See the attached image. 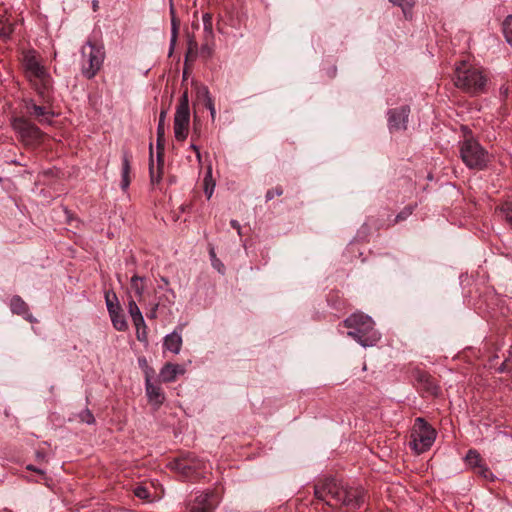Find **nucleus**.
<instances>
[{"label":"nucleus","instance_id":"obj_48","mask_svg":"<svg viewBox=\"0 0 512 512\" xmlns=\"http://www.w3.org/2000/svg\"><path fill=\"white\" fill-rule=\"evenodd\" d=\"M201 54L206 56H211L212 50L209 45L201 46Z\"/></svg>","mask_w":512,"mask_h":512},{"label":"nucleus","instance_id":"obj_50","mask_svg":"<svg viewBox=\"0 0 512 512\" xmlns=\"http://www.w3.org/2000/svg\"><path fill=\"white\" fill-rule=\"evenodd\" d=\"M35 456L37 459H45L46 458L45 452H42V451H37Z\"/></svg>","mask_w":512,"mask_h":512},{"label":"nucleus","instance_id":"obj_38","mask_svg":"<svg viewBox=\"0 0 512 512\" xmlns=\"http://www.w3.org/2000/svg\"><path fill=\"white\" fill-rule=\"evenodd\" d=\"M478 474L482 477L486 478V480H493V474L487 464H485L483 458L480 461V467L478 469Z\"/></svg>","mask_w":512,"mask_h":512},{"label":"nucleus","instance_id":"obj_41","mask_svg":"<svg viewBox=\"0 0 512 512\" xmlns=\"http://www.w3.org/2000/svg\"><path fill=\"white\" fill-rule=\"evenodd\" d=\"M415 208V205H407L400 211L396 216V221H403L406 220L409 215L412 214L413 210Z\"/></svg>","mask_w":512,"mask_h":512},{"label":"nucleus","instance_id":"obj_17","mask_svg":"<svg viewBox=\"0 0 512 512\" xmlns=\"http://www.w3.org/2000/svg\"><path fill=\"white\" fill-rule=\"evenodd\" d=\"M146 394L154 404H162L165 400V395L160 385L153 384L149 375H146Z\"/></svg>","mask_w":512,"mask_h":512},{"label":"nucleus","instance_id":"obj_16","mask_svg":"<svg viewBox=\"0 0 512 512\" xmlns=\"http://www.w3.org/2000/svg\"><path fill=\"white\" fill-rule=\"evenodd\" d=\"M10 308L12 313H16V315H21L29 322H35L36 318L30 313L29 305L22 299L21 296H13L10 299Z\"/></svg>","mask_w":512,"mask_h":512},{"label":"nucleus","instance_id":"obj_24","mask_svg":"<svg viewBox=\"0 0 512 512\" xmlns=\"http://www.w3.org/2000/svg\"><path fill=\"white\" fill-rule=\"evenodd\" d=\"M14 32V25L10 22L6 15H0V37L6 38L11 37Z\"/></svg>","mask_w":512,"mask_h":512},{"label":"nucleus","instance_id":"obj_11","mask_svg":"<svg viewBox=\"0 0 512 512\" xmlns=\"http://www.w3.org/2000/svg\"><path fill=\"white\" fill-rule=\"evenodd\" d=\"M410 111L411 108L409 106L390 108L388 110V128L390 132L407 129Z\"/></svg>","mask_w":512,"mask_h":512},{"label":"nucleus","instance_id":"obj_39","mask_svg":"<svg viewBox=\"0 0 512 512\" xmlns=\"http://www.w3.org/2000/svg\"><path fill=\"white\" fill-rule=\"evenodd\" d=\"M177 107L180 108L184 113H190L187 91L183 92V94L181 95Z\"/></svg>","mask_w":512,"mask_h":512},{"label":"nucleus","instance_id":"obj_31","mask_svg":"<svg viewBox=\"0 0 512 512\" xmlns=\"http://www.w3.org/2000/svg\"><path fill=\"white\" fill-rule=\"evenodd\" d=\"M202 21L206 37H213V15H211V13H204Z\"/></svg>","mask_w":512,"mask_h":512},{"label":"nucleus","instance_id":"obj_37","mask_svg":"<svg viewBox=\"0 0 512 512\" xmlns=\"http://www.w3.org/2000/svg\"><path fill=\"white\" fill-rule=\"evenodd\" d=\"M78 418L80 422L88 423V425H92L95 423V418L90 409H84L78 414Z\"/></svg>","mask_w":512,"mask_h":512},{"label":"nucleus","instance_id":"obj_18","mask_svg":"<svg viewBox=\"0 0 512 512\" xmlns=\"http://www.w3.org/2000/svg\"><path fill=\"white\" fill-rule=\"evenodd\" d=\"M131 155L129 152H123L121 167V188L127 190L131 184Z\"/></svg>","mask_w":512,"mask_h":512},{"label":"nucleus","instance_id":"obj_3","mask_svg":"<svg viewBox=\"0 0 512 512\" xmlns=\"http://www.w3.org/2000/svg\"><path fill=\"white\" fill-rule=\"evenodd\" d=\"M453 80L458 89L470 95L485 92L487 86V76L483 70L467 61L456 62Z\"/></svg>","mask_w":512,"mask_h":512},{"label":"nucleus","instance_id":"obj_49","mask_svg":"<svg viewBox=\"0 0 512 512\" xmlns=\"http://www.w3.org/2000/svg\"><path fill=\"white\" fill-rule=\"evenodd\" d=\"M28 469H31V471H35L36 473H39V474H44L43 470H40V468H37L35 466H32V464H30L29 466H27Z\"/></svg>","mask_w":512,"mask_h":512},{"label":"nucleus","instance_id":"obj_54","mask_svg":"<svg viewBox=\"0 0 512 512\" xmlns=\"http://www.w3.org/2000/svg\"><path fill=\"white\" fill-rule=\"evenodd\" d=\"M196 156H197L198 161L201 162L202 156H201L200 149L197 150Z\"/></svg>","mask_w":512,"mask_h":512},{"label":"nucleus","instance_id":"obj_22","mask_svg":"<svg viewBox=\"0 0 512 512\" xmlns=\"http://www.w3.org/2000/svg\"><path fill=\"white\" fill-rule=\"evenodd\" d=\"M111 323H112L113 327L118 331H125L129 327L126 317L122 311L120 302L116 303V306L114 308V313L111 317Z\"/></svg>","mask_w":512,"mask_h":512},{"label":"nucleus","instance_id":"obj_52","mask_svg":"<svg viewBox=\"0 0 512 512\" xmlns=\"http://www.w3.org/2000/svg\"><path fill=\"white\" fill-rule=\"evenodd\" d=\"M167 292L171 295L172 298H175V292L172 288H167Z\"/></svg>","mask_w":512,"mask_h":512},{"label":"nucleus","instance_id":"obj_47","mask_svg":"<svg viewBox=\"0 0 512 512\" xmlns=\"http://www.w3.org/2000/svg\"><path fill=\"white\" fill-rule=\"evenodd\" d=\"M230 224H231V226H232L234 229H236V231H237L238 235H239V236H241V235H242V232H241V225H240V223H239V222H237V220H231V221H230Z\"/></svg>","mask_w":512,"mask_h":512},{"label":"nucleus","instance_id":"obj_35","mask_svg":"<svg viewBox=\"0 0 512 512\" xmlns=\"http://www.w3.org/2000/svg\"><path fill=\"white\" fill-rule=\"evenodd\" d=\"M390 2H392V4H395V5H398L399 7H401L403 9V14L404 16L407 17L409 11H411L413 5H414V0H390Z\"/></svg>","mask_w":512,"mask_h":512},{"label":"nucleus","instance_id":"obj_34","mask_svg":"<svg viewBox=\"0 0 512 512\" xmlns=\"http://www.w3.org/2000/svg\"><path fill=\"white\" fill-rule=\"evenodd\" d=\"M128 313L133 322L136 321L140 313V308L137 304V300L133 299V297H130V299L128 300Z\"/></svg>","mask_w":512,"mask_h":512},{"label":"nucleus","instance_id":"obj_10","mask_svg":"<svg viewBox=\"0 0 512 512\" xmlns=\"http://www.w3.org/2000/svg\"><path fill=\"white\" fill-rule=\"evenodd\" d=\"M218 503V496L213 491L201 492L187 506V512H212Z\"/></svg>","mask_w":512,"mask_h":512},{"label":"nucleus","instance_id":"obj_19","mask_svg":"<svg viewBox=\"0 0 512 512\" xmlns=\"http://www.w3.org/2000/svg\"><path fill=\"white\" fill-rule=\"evenodd\" d=\"M170 4V22H171V37H170V53H172L179 34L180 22L176 17V12L173 4V0L169 1Z\"/></svg>","mask_w":512,"mask_h":512},{"label":"nucleus","instance_id":"obj_33","mask_svg":"<svg viewBox=\"0 0 512 512\" xmlns=\"http://www.w3.org/2000/svg\"><path fill=\"white\" fill-rule=\"evenodd\" d=\"M211 97L210 90L205 85H201L197 87V99L203 103L206 107L209 99Z\"/></svg>","mask_w":512,"mask_h":512},{"label":"nucleus","instance_id":"obj_56","mask_svg":"<svg viewBox=\"0 0 512 512\" xmlns=\"http://www.w3.org/2000/svg\"><path fill=\"white\" fill-rule=\"evenodd\" d=\"M210 255H211V257H212V258H215V257H216V254H215V252H214L213 248H212V250L210 251Z\"/></svg>","mask_w":512,"mask_h":512},{"label":"nucleus","instance_id":"obj_15","mask_svg":"<svg viewBox=\"0 0 512 512\" xmlns=\"http://www.w3.org/2000/svg\"><path fill=\"white\" fill-rule=\"evenodd\" d=\"M164 155L161 152L156 153V165L153 161V146L150 144V180L152 184H158L161 181L163 175Z\"/></svg>","mask_w":512,"mask_h":512},{"label":"nucleus","instance_id":"obj_55","mask_svg":"<svg viewBox=\"0 0 512 512\" xmlns=\"http://www.w3.org/2000/svg\"><path fill=\"white\" fill-rule=\"evenodd\" d=\"M191 149L195 151V153H197L199 147L196 146V144H191Z\"/></svg>","mask_w":512,"mask_h":512},{"label":"nucleus","instance_id":"obj_25","mask_svg":"<svg viewBox=\"0 0 512 512\" xmlns=\"http://www.w3.org/2000/svg\"><path fill=\"white\" fill-rule=\"evenodd\" d=\"M482 460L481 454L477 451V449H469L466 456L465 461L466 463L475 469L476 473H478V469L480 467Z\"/></svg>","mask_w":512,"mask_h":512},{"label":"nucleus","instance_id":"obj_29","mask_svg":"<svg viewBox=\"0 0 512 512\" xmlns=\"http://www.w3.org/2000/svg\"><path fill=\"white\" fill-rule=\"evenodd\" d=\"M198 56V44L195 39H189L188 41V49L185 54V63L190 62V60H195Z\"/></svg>","mask_w":512,"mask_h":512},{"label":"nucleus","instance_id":"obj_5","mask_svg":"<svg viewBox=\"0 0 512 512\" xmlns=\"http://www.w3.org/2000/svg\"><path fill=\"white\" fill-rule=\"evenodd\" d=\"M460 157L470 169H484L489 163V153L476 140L472 132H466L459 142Z\"/></svg>","mask_w":512,"mask_h":512},{"label":"nucleus","instance_id":"obj_13","mask_svg":"<svg viewBox=\"0 0 512 512\" xmlns=\"http://www.w3.org/2000/svg\"><path fill=\"white\" fill-rule=\"evenodd\" d=\"M415 380L417 382L418 387L426 395H431L432 397H436V395L439 394L440 387L437 384L436 379H434L433 376L430 375V373L422 372V370H418L415 374Z\"/></svg>","mask_w":512,"mask_h":512},{"label":"nucleus","instance_id":"obj_40","mask_svg":"<svg viewBox=\"0 0 512 512\" xmlns=\"http://www.w3.org/2000/svg\"><path fill=\"white\" fill-rule=\"evenodd\" d=\"M511 93H512V83L505 82V83H503V85H501L499 87V94H500L501 98L508 99L509 96L511 95Z\"/></svg>","mask_w":512,"mask_h":512},{"label":"nucleus","instance_id":"obj_9","mask_svg":"<svg viewBox=\"0 0 512 512\" xmlns=\"http://www.w3.org/2000/svg\"><path fill=\"white\" fill-rule=\"evenodd\" d=\"M170 467L184 477H198L206 468V463L194 454H185L172 461Z\"/></svg>","mask_w":512,"mask_h":512},{"label":"nucleus","instance_id":"obj_36","mask_svg":"<svg viewBox=\"0 0 512 512\" xmlns=\"http://www.w3.org/2000/svg\"><path fill=\"white\" fill-rule=\"evenodd\" d=\"M134 325L137 328V338H138V340H143L144 338H142V336H141L140 329L143 328L145 330L147 326L145 324V317H144L141 309H140V312H139L136 320L134 321Z\"/></svg>","mask_w":512,"mask_h":512},{"label":"nucleus","instance_id":"obj_6","mask_svg":"<svg viewBox=\"0 0 512 512\" xmlns=\"http://www.w3.org/2000/svg\"><path fill=\"white\" fill-rule=\"evenodd\" d=\"M104 46L88 40L81 48V71L86 78H93L100 71L105 59Z\"/></svg>","mask_w":512,"mask_h":512},{"label":"nucleus","instance_id":"obj_7","mask_svg":"<svg viewBox=\"0 0 512 512\" xmlns=\"http://www.w3.org/2000/svg\"><path fill=\"white\" fill-rule=\"evenodd\" d=\"M436 440V430L423 418L415 420L410 445L417 453L426 452Z\"/></svg>","mask_w":512,"mask_h":512},{"label":"nucleus","instance_id":"obj_53","mask_svg":"<svg viewBox=\"0 0 512 512\" xmlns=\"http://www.w3.org/2000/svg\"><path fill=\"white\" fill-rule=\"evenodd\" d=\"M161 281L163 282V285H169V280L166 277H161Z\"/></svg>","mask_w":512,"mask_h":512},{"label":"nucleus","instance_id":"obj_28","mask_svg":"<svg viewBox=\"0 0 512 512\" xmlns=\"http://www.w3.org/2000/svg\"><path fill=\"white\" fill-rule=\"evenodd\" d=\"M204 184H205V187H204L205 193H206L208 199H210V197L213 196V191L215 188V181L213 180V177H212L211 166H209L208 172L204 178Z\"/></svg>","mask_w":512,"mask_h":512},{"label":"nucleus","instance_id":"obj_42","mask_svg":"<svg viewBox=\"0 0 512 512\" xmlns=\"http://www.w3.org/2000/svg\"><path fill=\"white\" fill-rule=\"evenodd\" d=\"M134 494L138 498H142V499H149V497H150L149 491L146 488V486H136V488L134 489Z\"/></svg>","mask_w":512,"mask_h":512},{"label":"nucleus","instance_id":"obj_21","mask_svg":"<svg viewBox=\"0 0 512 512\" xmlns=\"http://www.w3.org/2000/svg\"><path fill=\"white\" fill-rule=\"evenodd\" d=\"M182 335L172 332L165 336L163 346L170 352L179 353L182 349Z\"/></svg>","mask_w":512,"mask_h":512},{"label":"nucleus","instance_id":"obj_32","mask_svg":"<svg viewBox=\"0 0 512 512\" xmlns=\"http://www.w3.org/2000/svg\"><path fill=\"white\" fill-rule=\"evenodd\" d=\"M503 35L507 43L512 46V15H508L503 21Z\"/></svg>","mask_w":512,"mask_h":512},{"label":"nucleus","instance_id":"obj_27","mask_svg":"<svg viewBox=\"0 0 512 512\" xmlns=\"http://www.w3.org/2000/svg\"><path fill=\"white\" fill-rule=\"evenodd\" d=\"M160 379L163 382H173L175 380V370H174V364L173 363H166L162 367L160 374Z\"/></svg>","mask_w":512,"mask_h":512},{"label":"nucleus","instance_id":"obj_20","mask_svg":"<svg viewBox=\"0 0 512 512\" xmlns=\"http://www.w3.org/2000/svg\"><path fill=\"white\" fill-rule=\"evenodd\" d=\"M167 112L162 110L159 115L158 126H157V138H156V149L164 154L165 151V120Z\"/></svg>","mask_w":512,"mask_h":512},{"label":"nucleus","instance_id":"obj_14","mask_svg":"<svg viewBox=\"0 0 512 512\" xmlns=\"http://www.w3.org/2000/svg\"><path fill=\"white\" fill-rule=\"evenodd\" d=\"M190 113H184L176 107L174 114V136L178 141H184L188 136Z\"/></svg>","mask_w":512,"mask_h":512},{"label":"nucleus","instance_id":"obj_43","mask_svg":"<svg viewBox=\"0 0 512 512\" xmlns=\"http://www.w3.org/2000/svg\"><path fill=\"white\" fill-rule=\"evenodd\" d=\"M283 193L282 187H275L274 189L267 190L265 194L266 200L274 199L275 196H281Z\"/></svg>","mask_w":512,"mask_h":512},{"label":"nucleus","instance_id":"obj_51","mask_svg":"<svg viewBox=\"0 0 512 512\" xmlns=\"http://www.w3.org/2000/svg\"><path fill=\"white\" fill-rule=\"evenodd\" d=\"M98 5H99L98 0H93V1H92V7H93V10H97Z\"/></svg>","mask_w":512,"mask_h":512},{"label":"nucleus","instance_id":"obj_12","mask_svg":"<svg viewBox=\"0 0 512 512\" xmlns=\"http://www.w3.org/2000/svg\"><path fill=\"white\" fill-rule=\"evenodd\" d=\"M25 108L27 113L31 115L35 120H37L41 124H50L52 123V119L55 115L51 108L46 106H39V104L34 103V101H27L25 104Z\"/></svg>","mask_w":512,"mask_h":512},{"label":"nucleus","instance_id":"obj_30","mask_svg":"<svg viewBox=\"0 0 512 512\" xmlns=\"http://www.w3.org/2000/svg\"><path fill=\"white\" fill-rule=\"evenodd\" d=\"M105 302L110 318H112L116 303H119L117 294L114 292H105Z\"/></svg>","mask_w":512,"mask_h":512},{"label":"nucleus","instance_id":"obj_46","mask_svg":"<svg viewBox=\"0 0 512 512\" xmlns=\"http://www.w3.org/2000/svg\"><path fill=\"white\" fill-rule=\"evenodd\" d=\"M159 306V303H154L153 307L148 312L147 316L148 318H157V308Z\"/></svg>","mask_w":512,"mask_h":512},{"label":"nucleus","instance_id":"obj_23","mask_svg":"<svg viewBox=\"0 0 512 512\" xmlns=\"http://www.w3.org/2000/svg\"><path fill=\"white\" fill-rule=\"evenodd\" d=\"M130 288L138 301H142L145 292V278L133 275L130 280Z\"/></svg>","mask_w":512,"mask_h":512},{"label":"nucleus","instance_id":"obj_2","mask_svg":"<svg viewBox=\"0 0 512 512\" xmlns=\"http://www.w3.org/2000/svg\"><path fill=\"white\" fill-rule=\"evenodd\" d=\"M23 67L25 75L41 97L43 102L51 101L53 78L36 56V52L28 50L23 55Z\"/></svg>","mask_w":512,"mask_h":512},{"label":"nucleus","instance_id":"obj_4","mask_svg":"<svg viewBox=\"0 0 512 512\" xmlns=\"http://www.w3.org/2000/svg\"><path fill=\"white\" fill-rule=\"evenodd\" d=\"M344 325L349 329L348 336L355 339L361 346H374L381 339L373 318L362 312L351 314L344 320Z\"/></svg>","mask_w":512,"mask_h":512},{"label":"nucleus","instance_id":"obj_44","mask_svg":"<svg viewBox=\"0 0 512 512\" xmlns=\"http://www.w3.org/2000/svg\"><path fill=\"white\" fill-rule=\"evenodd\" d=\"M206 108L209 109L212 120H215L217 112H216V108H215V103H214L211 95H210L209 100L207 102Z\"/></svg>","mask_w":512,"mask_h":512},{"label":"nucleus","instance_id":"obj_1","mask_svg":"<svg viewBox=\"0 0 512 512\" xmlns=\"http://www.w3.org/2000/svg\"><path fill=\"white\" fill-rule=\"evenodd\" d=\"M314 495L330 507H346L356 511L366 502V491L362 486H346L335 477H324L314 486Z\"/></svg>","mask_w":512,"mask_h":512},{"label":"nucleus","instance_id":"obj_57","mask_svg":"<svg viewBox=\"0 0 512 512\" xmlns=\"http://www.w3.org/2000/svg\"><path fill=\"white\" fill-rule=\"evenodd\" d=\"M141 336L144 338L143 340H145V339H146V333H145V332H143V333L141 334Z\"/></svg>","mask_w":512,"mask_h":512},{"label":"nucleus","instance_id":"obj_45","mask_svg":"<svg viewBox=\"0 0 512 512\" xmlns=\"http://www.w3.org/2000/svg\"><path fill=\"white\" fill-rule=\"evenodd\" d=\"M185 371L186 369L182 364H174V379H176L179 374H184Z\"/></svg>","mask_w":512,"mask_h":512},{"label":"nucleus","instance_id":"obj_26","mask_svg":"<svg viewBox=\"0 0 512 512\" xmlns=\"http://www.w3.org/2000/svg\"><path fill=\"white\" fill-rule=\"evenodd\" d=\"M496 211L512 226V199H507V201L496 207Z\"/></svg>","mask_w":512,"mask_h":512},{"label":"nucleus","instance_id":"obj_8","mask_svg":"<svg viewBox=\"0 0 512 512\" xmlns=\"http://www.w3.org/2000/svg\"><path fill=\"white\" fill-rule=\"evenodd\" d=\"M11 125L25 145H37L42 141V131L26 118H13Z\"/></svg>","mask_w":512,"mask_h":512}]
</instances>
